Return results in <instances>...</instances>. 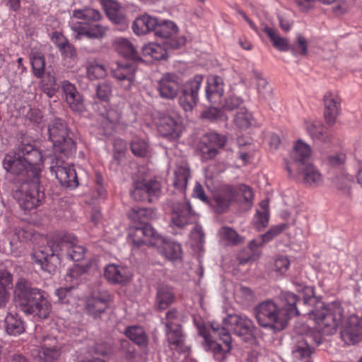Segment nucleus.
Here are the masks:
<instances>
[{
  "instance_id": "obj_22",
  "label": "nucleus",
  "mask_w": 362,
  "mask_h": 362,
  "mask_svg": "<svg viewBox=\"0 0 362 362\" xmlns=\"http://www.w3.org/2000/svg\"><path fill=\"white\" fill-rule=\"evenodd\" d=\"M179 78L171 74L164 75L158 81L157 90L161 98L173 99L180 90Z\"/></svg>"
},
{
  "instance_id": "obj_59",
  "label": "nucleus",
  "mask_w": 362,
  "mask_h": 362,
  "mask_svg": "<svg viewBox=\"0 0 362 362\" xmlns=\"http://www.w3.org/2000/svg\"><path fill=\"white\" fill-rule=\"evenodd\" d=\"M290 266V260L286 256L280 255L274 261L275 270L280 274H284Z\"/></svg>"
},
{
  "instance_id": "obj_48",
  "label": "nucleus",
  "mask_w": 362,
  "mask_h": 362,
  "mask_svg": "<svg viewBox=\"0 0 362 362\" xmlns=\"http://www.w3.org/2000/svg\"><path fill=\"white\" fill-rule=\"evenodd\" d=\"M126 335L139 345L144 344L146 337L142 327L139 326L129 327L125 332Z\"/></svg>"
},
{
  "instance_id": "obj_10",
  "label": "nucleus",
  "mask_w": 362,
  "mask_h": 362,
  "mask_svg": "<svg viewBox=\"0 0 362 362\" xmlns=\"http://www.w3.org/2000/svg\"><path fill=\"white\" fill-rule=\"evenodd\" d=\"M129 235L133 245L136 247L143 245L154 246L163 241L162 236L149 224H144L132 228Z\"/></svg>"
},
{
  "instance_id": "obj_1",
  "label": "nucleus",
  "mask_w": 362,
  "mask_h": 362,
  "mask_svg": "<svg viewBox=\"0 0 362 362\" xmlns=\"http://www.w3.org/2000/svg\"><path fill=\"white\" fill-rule=\"evenodd\" d=\"M85 248L78 245L72 234L58 235L47 241V245L37 249L33 254V260L41 269L49 274L54 273L62 259L74 262L84 257Z\"/></svg>"
},
{
  "instance_id": "obj_20",
  "label": "nucleus",
  "mask_w": 362,
  "mask_h": 362,
  "mask_svg": "<svg viewBox=\"0 0 362 362\" xmlns=\"http://www.w3.org/2000/svg\"><path fill=\"white\" fill-rule=\"evenodd\" d=\"M136 71L134 62L117 64L112 70V76L124 89L129 90L134 81Z\"/></svg>"
},
{
  "instance_id": "obj_41",
  "label": "nucleus",
  "mask_w": 362,
  "mask_h": 362,
  "mask_svg": "<svg viewBox=\"0 0 362 362\" xmlns=\"http://www.w3.org/2000/svg\"><path fill=\"white\" fill-rule=\"evenodd\" d=\"M189 177V169L187 165L177 167L174 172V187L180 191L185 190L187 187V182Z\"/></svg>"
},
{
  "instance_id": "obj_12",
  "label": "nucleus",
  "mask_w": 362,
  "mask_h": 362,
  "mask_svg": "<svg viewBox=\"0 0 362 362\" xmlns=\"http://www.w3.org/2000/svg\"><path fill=\"white\" fill-rule=\"evenodd\" d=\"M203 81V76L196 75L188 81L182 90V94L179 99V103L185 111H192L197 105L198 100V91Z\"/></svg>"
},
{
  "instance_id": "obj_46",
  "label": "nucleus",
  "mask_w": 362,
  "mask_h": 362,
  "mask_svg": "<svg viewBox=\"0 0 362 362\" xmlns=\"http://www.w3.org/2000/svg\"><path fill=\"white\" fill-rule=\"evenodd\" d=\"M253 118L245 107H240L236 112L233 122L234 124L240 129H246L252 124Z\"/></svg>"
},
{
  "instance_id": "obj_63",
  "label": "nucleus",
  "mask_w": 362,
  "mask_h": 362,
  "mask_svg": "<svg viewBox=\"0 0 362 362\" xmlns=\"http://www.w3.org/2000/svg\"><path fill=\"white\" fill-rule=\"evenodd\" d=\"M238 194L240 193L244 199V201L247 203H251L253 199V192L252 189L245 185H241L238 187Z\"/></svg>"
},
{
  "instance_id": "obj_56",
  "label": "nucleus",
  "mask_w": 362,
  "mask_h": 362,
  "mask_svg": "<svg viewBox=\"0 0 362 362\" xmlns=\"http://www.w3.org/2000/svg\"><path fill=\"white\" fill-rule=\"evenodd\" d=\"M337 1V0H296V3L300 11L308 12L313 9L318 1L324 4H331Z\"/></svg>"
},
{
  "instance_id": "obj_14",
  "label": "nucleus",
  "mask_w": 362,
  "mask_h": 362,
  "mask_svg": "<svg viewBox=\"0 0 362 362\" xmlns=\"http://www.w3.org/2000/svg\"><path fill=\"white\" fill-rule=\"evenodd\" d=\"M178 28L175 23L171 21H159L157 20V23L155 27L154 33L156 36L161 38L170 39L168 45L173 49H178L185 45L186 39L185 37H174L177 33Z\"/></svg>"
},
{
  "instance_id": "obj_28",
  "label": "nucleus",
  "mask_w": 362,
  "mask_h": 362,
  "mask_svg": "<svg viewBox=\"0 0 362 362\" xmlns=\"http://www.w3.org/2000/svg\"><path fill=\"white\" fill-rule=\"evenodd\" d=\"M297 170L305 185L310 187H317L322 183V175L313 164L308 163L298 166Z\"/></svg>"
},
{
  "instance_id": "obj_49",
  "label": "nucleus",
  "mask_w": 362,
  "mask_h": 362,
  "mask_svg": "<svg viewBox=\"0 0 362 362\" xmlns=\"http://www.w3.org/2000/svg\"><path fill=\"white\" fill-rule=\"evenodd\" d=\"M87 271L88 267L75 264L69 269L65 278L66 281L71 283L73 284L72 286H74V285H77L78 284L80 277L86 273Z\"/></svg>"
},
{
  "instance_id": "obj_53",
  "label": "nucleus",
  "mask_w": 362,
  "mask_h": 362,
  "mask_svg": "<svg viewBox=\"0 0 362 362\" xmlns=\"http://www.w3.org/2000/svg\"><path fill=\"white\" fill-rule=\"evenodd\" d=\"M31 65L34 75L40 78L45 74V57L39 54H35L31 57Z\"/></svg>"
},
{
  "instance_id": "obj_4",
  "label": "nucleus",
  "mask_w": 362,
  "mask_h": 362,
  "mask_svg": "<svg viewBox=\"0 0 362 362\" xmlns=\"http://www.w3.org/2000/svg\"><path fill=\"white\" fill-rule=\"evenodd\" d=\"M73 17L86 21V23H72L71 28L76 33L77 38L86 36L88 38L99 39L105 34L106 28L90 23V21H98L100 19L101 14L98 11L93 8L75 10L73 12Z\"/></svg>"
},
{
  "instance_id": "obj_39",
  "label": "nucleus",
  "mask_w": 362,
  "mask_h": 362,
  "mask_svg": "<svg viewBox=\"0 0 362 362\" xmlns=\"http://www.w3.org/2000/svg\"><path fill=\"white\" fill-rule=\"evenodd\" d=\"M115 47L117 52L124 57L132 59L134 61L139 59L136 49L128 40L117 38L115 41Z\"/></svg>"
},
{
  "instance_id": "obj_2",
  "label": "nucleus",
  "mask_w": 362,
  "mask_h": 362,
  "mask_svg": "<svg viewBox=\"0 0 362 362\" xmlns=\"http://www.w3.org/2000/svg\"><path fill=\"white\" fill-rule=\"evenodd\" d=\"M47 293L37 288H33L25 279H19L15 286L14 299L20 310L25 315L34 317H49L52 305Z\"/></svg>"
},
{
  "instance_id": "obj_37",
  "label": "nucleus",
  "mask_w": 362,
  "mask_h": 362,
  "mask_svg": "<svg viewBox=\"0 0 362 362\" xmlns=\"http://www.w3.org/2000/svg\"><path fill=\"white\" fill-rule=\"evenodd\" d=\"M263 31L268 36L275 49L281 52L290 50V45L288 39L281 37L275 29L265 26L263 28Z\"/></svg>"
},
{
  "instance_id": "obj_57",
  "label": "nucleus",
  "mask_w": 362,
  "mask_h": 362,
  "mask_svg": "<svg viewBox=\"0 0 362 362\" xmlns=\"http://www.w3.org/2000/svg\"><path fill=\"white\" fill-rule=\"evenodd\" d=\"M112 86L110 83H100L96 88V96L100 100L107 102L112 95Z\"/></svg>"
},
{
  "instance_id": "obj_23",
  "label": "nucleus",
  "mask_w": 362,
  "mask_h": 362,
  "mask_svg": "<svg viewBox=\"0 0 362 362\" xmlns=\"http://www.w3.org/2000/svg\"><path fill=\"white\" fill-rule=\"evenodd\" d=\"M62 91L65 97V101L72 111L79 113L83 112L85 105L83 96L74 84L68 81H64Z\"/></svg>"
},
{
  "instance_id": "obj_38",
  "label": "nucleus",
  "mask_w": 362,
  "mask_h": 362,
  "mask_svg": "<svg viewBox=\"0 0 362 362\" xmlns=\"http://www.w3.org/2000/svg\"><path fill=\"white\" fill-rule=\"evenodd\" d=\"M166 337L171 346L179 347L183 341V337L180 325L169 320L166 322Z\"/></svg>"
},
{
  "instance_id": "obj_17",
  "label": "nucleus",
  "mask_w": 362,
  "mask_h": 362,
  "mask_svg": "<svg viewBox=\"0 0 362 362\" xmlns=\"http://www.w3.org/2000/svg\"><path fill=\"white\" fill-rule=\"evenodd\" d=\"M51 169L62 186L71 189L78 186V177L73 165L64 162L59 164L57 162L54 166L51 167Z\"/></svg>"
},
{
  "instance_id": "obj_31",
  "label": "nucleus",
  "mask_w": 362,
  "mask_h": 362,
  "mask_svg": "<svg viewBox=\"0 0 362 362\" xmlns=\"http://www.w3.org/2000/svg\"><path fill=\"white\" fill-rule=\"evenodd\" d=\"M311 148L309 145L301 140L296 141L293 150L291 154V158L293 163L298 166L308 164L307 161L310 157Z\"/></svg>"
},
{
  "instance_id": "obj_24",
  "label": "nucleus",
  "mask_w": 362,
  "mask_h": 362,
  "mask_svg": "<svg viewBox=\"0 0 362 362\" xmlns=\"http://www.w3.org/2000/svg\"><path fill=\"white\" fill-rule=\"evenodd\" d=\"M324 116L327 124L333 125L341 112V100L339 97L332 92H327L324 95Z\"/></svg>"
},
{
  "instance_id": "obj_55",
  "label": "nucleus",
  "mask_w": 362,
  "mask_h": 362,
  "mask_svg": "<svg viewBox=\"0 0 362 362\" xmlns=\"http://www.w3.org/2000/svg\"><path fill=\"white\" fill-rule=\"evenodd\" d=\"M202 117L210 121L215 122L226 121L228 119V117L223 112V110L216 107H210L204 110L202 114Z\"/></svg>"
},
{
  "instance_id": "obj_42",
  "label": "nucleus",
  "mask_w": 362,
  "mask_h": 362,
  "mask_svg": "<svg viewBox=\"0 0 362 362\" xmlns=\"http://www.w3.org/2000/svg\"><path fill=\"white\" fill-rule=\"evenodd\" d=\"M312 354V350L307 341L300 337L296 339L292 348V356L296 360L308 358Z\"/></svg>"
},
{
  "instance_id": "obj_27",
  "label": "nucleus",
  "mask_w": 362,
  "mask_h": 362,
  "mask_svg": "<svg viewBox=\"0 0 362 362\" xmlns=\"http://www.w3.org/2000/svg\"><path fill=\"white\" fill-rule=\"evenodd\" d=\"M110 300V297L107 293L93 294L87 302L88 314L93 317L103 314L107 308Z\"/></svg>"
},
{
  "instance_id": "obj_25",
  "label": "nucleus",
  "mask_w": 362,
  "mask_h": 362,
  "mask_svg": "<svg viewBox=\"0 0 362 362\" xmlns=\"http://www.w3.org/2000/svg\"><path fill=\"white\" fill-rule=\"evenodd\" d=\"M158 129L161 136L172 138L180 137L182 132V126L179 117L165 116L158 126Z\"/></svg>"
},
{
  "instance_id": "obj_62",
  "label": "nucleus",
  "mask_w": 362,
  "mask_h": 362,
  "mask_svg": "<svg viewBox=\"0 0 362 362\" xmlns=\"http://www.w3.org/2000/svg\"><path fill=\"white\" fill-rule=\"evenodd\" d=\"M257 86L258 93L260 95H262L264 98H266L267 96L269 95L271 88L268 85V83L266 81V79L261 77H257Z\"/></svg>"
},
{
  "instance_id": "obj_7",
  "label": "nucleus",
  "mask_w": 362,
  "mask_h": 362,
  "mask_svg": "<svg viewBox=\"0 0 362 362\" xmlns=\"http://www.w3.org/2000/svg\"><path fill=\"white\" fill-rule=\"evenodd\" d=\"M325 320L327 318H317ZM333 322V327L329 328L326 324L323 332L328 334L336 332L337 324L339 321L341 323V337L346 344H356L362 338V318H330Z\"/></svg>"
},
{
  "instance_id": "obj_13",
  "label": "nucleus",
  "mask_w": 362,
  "mask_h": 362,
  "mask_svg": "<svg viewBox=\"0 0 362 362\" xmlns=\"http://www.w3.org/2000/svg\"><path fill=\"white\" fill-rule=\"evenodd\" d=\"M226 142L224 136L216 132H209L203 136L200 143V151L203 160H208L214 158L219 150Z\"/></svg>"
},
{
  "instance_id": "obj_51",
  "label": "nucleus",
  "mask_w": 362,
  "mask_h": 362,
  "mask_svg": "<svg viewBox=\"0 0 362 362\" xmlns=\"http://www.w3.org/2000/svg\"><path fill=\"white\" fill-rule=\"evenodd\" d=\"M308 44L307 39L299 34L297 35L294 43L290 45V50L293 55L305 56L308 54Z\"/></svg>"
},
{
  "instance_id": "obj_26",
  "label": "nucleus",
  "mask_w": 362,
  "mask_h": 362,
  "mask_svg": "<svg viewBox=\"0 0 362 362\" xmlns=\"http://www.w3.org/2000/svg\"><path fill=\"white\" fill-rule=\"evenodd\" d=\"M238 192L233 187L223 186L214 198L216 211L218 213L225 212L233 202L238 200Z\"/></svg>"
},
{
  "instance_id": "obj_21",
  "label": "nucleus",
  "mask_w": 362,
  "mask_h": 362,
  "mask_svg": "<svg viewBox=\"0 0 362 362\" xmlns=\"http://www.w3.org/2000/svg\"><path fill=\"white\" fill-rule=\"evenodd\" d=\"M104 276L111 284L124 285L131 281L132 274L126 267L109 264L105 268Z\"/></svg>"
},
{
  "instance_id": "obj_50",
  "label": "nucleus",
  "mask_w": 362,
  "mask_h": 362,
  "mask_svg": "<svg viewBox=\"0 0 362 362\" xmlns=\"http://www.w3.org/2000/svg\"><path fill=\"white\" fill-rule=\"evenodd\" d=\"M6 330L8 334L17 335L23 333L25 326L21 318H6Z\"/></svg>"
},
{
  "instance_id": "obj_47",
  "label": "nucleus",
  "mask_w": 362,
  "mask_h": 362,
  "mask_svg": "<svg viewBox=\"0 0 362 362\" xmlns=\"http://www.w3.org/2000/svg\"><path fill=\"white\" fill-rule=\"evenodd\" d=\"M283 228L281 226H276L272 228L267 233L261 235L258 239H255L250 243V249L251 250L262 246L264 243L272 240L276 235L279 234L282 231Z\"/></svg>"
},
{
  "instance_id": "obj_29",
  "label": "nucleus",
  "mask_w": 362,
  "mask_h": 362,
  "mask_svg": "<svg viewBox=\"0 0 362 362\" xmlns=\"http://www.w3.org/2000/svg\"><path fill=\"white\" fill-rule=\"evenodd\" d=\"M224 93V83L221 77L211 76L207 79L206 96L211 103H218Z\"/></svg>"
},
{
  "instance_id": "obj_33",
  "label": "nucleus",
  "mask_w": 362,
  "mask_h": 362,
  "mask_svg": "<svg viewBox=\"0 0 362 362\" xmlns=\"http://www.w3.org/2000/svg\"><path fill=\"white\" fill-rule=\"evenodd\" d=\"M162 239L163 241L158 243V245H155L154 247L160 248L163 255L170 260L180 259L182 255L180 245L175 242L169 241L163 236Z\"/></svg>"
},
{
  "instance_id": "obj_45",
  "label": "nucleus",
  "mask_w": 362,
  "mask_h": 362,
  "mask_svg": "<svg viewBox=\"0 0 362 362\" xmlns=\"http://www.w3.org/2000/svg\"><path fill=\"white\" fill-rule=\"evenodd\" d=\"M258 323L262 327L278 332L284 329L287 324V318H257Z\"/></svg>"
},
{
  "instance_id": "obj_9",
  "label": "nucleus",
  "mask_w": 362,
  "mask_h": 362,
  "mask_svg": "<svg viewBox=\"0 0 362 362\" xmlns=\"http://www.w3.org/2000/svg\"><path fill=\"white\" fill-rule=\"evenodd\" d=\"M18 148L29 169L28 174H30V178L35 179L37 182V179H40V166L42 163V152L30 144H21Z\"/></svg>"
},
{
  "instance_id": "obj_54",
  "label": "nucleus",
  "mask_w": 362,
  "mask_h": 362,
  "mask_svg": "<svg viewBox=\"0 0 362 362\" xmlns=\"http://www.w3.org/2000/svg\"><path fill=\"white\" fill-rule=\"evenodd\" d=\"M131 150L135 156L145 157L148 152V143L144 139L134 138L131 144Z\"/></svg>"
},
{
  "instance_id": "obj_40",
  "label": "nucleus",
  "mask_w": 362,
  "mask_h": 362,
  "mask_svg": "<svg viewBox=\"0 0 362 362\" xmlns=\"http://www.w3.org/2000/svg\"><path fill=\"white\" fill-rule=\"evenodd\" d=\"M85 67L86 76L90 81L104 78L107 74V68L95 60L88 62Z\"/></svg>"
},
{
  "instance_id": "obj_64",
  "label": "nucleus",
  "mask_w": 362,
  "mask_h": 362,
  "mask_svg": "<svg viewBox=\"0 0 362 362\" xmlns=\"http://www.w3.org/2000/svg\"><path fill=\"white\" fill-rule=\"evenodd\" d=\"M59 51L64 58H74L76 57V51L74 47L69 42L62 47Z\"/></svg>"
},
{
  "instance_id": "obj_6",
  "label": "nucleus",
  "mask_w": 362,
  "mask_h": 362,
  "mask_svg": "<svg viewBox=\"0 0 362 362\" xmlns=\"http://www.w3.org/2000/svg\"><path fill=\"white\" fill-rule=\"evenodd\" d=\"M48 132L55 153L69 157L75 152L76 144L69 136L67 124L62 119H54L48 127Z\"/></svg>"
},
{
  "instance_id": "obj_44",
  "label": "nucleus",
  "mask_w": 362,
  "mask_h": 362,
  "mask_svg": "<svg viewBox=\"0 0 362 362\" xmlns=\"http://www.w3.org/2000/svg\"><path fill=\"white\" fill-rule=\"evenodd\" d=\"M143 54L155 60H161L166 57L167 51L164 47L157 43H149L144 46Z\"/></svg>"
},
{
  "instance_id": "obj_34",
  "label": "nucleus",
  "mask_w": 362,
  "mask_h": 362,
  "mask_svg": "<svg viewBox=\"0 0 362 362\" xmlns=\"http://www.w3.org/2000/svg\"><path fill=\"white\" fill-rule=\"evenodd\" d=\"M13 286V276L6 270L0 271V308L4 307L9 298V290Z\"/></svg>"
},
{
  "instance_id": "obj_19",
  "label": "nucleus",
  "mask_w": 362,
  "mask_h": 362,
  "mask_svg": "<svg viewBox=\"0 0 362 362\" xmlns=\"http://www.w3.org/2000/svg\"><path fill=\"white\" fill-rule=\"evenodd\" d=\"M195 220L191 206L189 203H178L173 206L171 214V223L177 228H182Z\"/></svg>"
},
{
  "instance_id": "obj_61",
  "label": "nucleus",
  "mask_w": 362,
  "mask_h": 362,
  "mask_svg": "<svg viewBox=\"0 0 362 362\" xmlns=\"http://www.w3.org/2000/svg\"><path fill=\"white\" fill-rule=\"evenodd\" d=\"M346 160V156L343 153H337L330 155L327 158V164L331 167H339L342 165Z\"/></svg>"
},
{
  "instance_id": "obj_36",
  "label": "nucleus",
  "mask_w": 362,
  "mask_h": 362,
  "mask_svg": "<svg viewBox=\"0 0 362 362\" xmlns=\"http://www.w3.org/2000/svg\"><path fill=\"white\" fill-rule=\"evenodd\" d=\"M128 216L134 222L144 226V224H148V221L154 218L155 211L152 209L134 206L129 212Z\"/></svg>"
},
{
  "instance_id": "obj_18",
  "label": "nucleus",
  "mask_w": 362,
  "mask_h": 362,
  "mask_svg": "<svg viewBox=\"0 0 362 362\" xmlns=\"http://www.w3.org/2000/svg\"><path fill=\"white\" fill-rule=\"evenodd\" d=\"M4 168L14 175L25 176V180H30V174H28L29 169L24 162L23 157L20 155L18 148L13 153H7L3 160Z\"/></svg>"
},
{
  "instance_id": "obj_32",
  "label": "nucleus",
  "mask_w": 362,
  "mask_h": 362,
  "mask_svg": "<svg viewBox=\"0 0 362 362\" xmlns=\"http://www.w3.org/2000/svg\"><path fill=\"white\" fill-rule=\"evenodd\" d=\"M317 308H320V310L316 313L313 310H310L309 315H313L314 317H343V308L338 301H334L328 304L320 302Z\"/></svg>"
},
{
  "instance_id": "obj_11",
  "label": "nucleus",
  "mask_w": 362,
  "mask_h": 362,
  "mask_svg": "<svg viewBox=\"0 0 362 362\" xmlns=\"http://www.w3.org/2000/svg\"><path fill=\"white\" fill-rule=\"evenodd\" d=\"M161 193L159 182L155 180H138L134 183L132 197L136 201L151 202L153 197H158Z\"/></svg>"
},
{
  "instance_id": "obj_52",
  "label": "nucleus",
  "mask_w": 362,
  "mask_h": 362,
  "mask_svg": "<svg viewBox=\"0 0 362 362\" xmlns=\"http://www.w3.org/2000/svg\"><path fill=\"white\" fill-rule=\"evenodd\" d=\"M221 238L230 245H238L242 242L241 237L230 227L223 226L219 230Z\"/></svg>"
},
{
  "instance_id": "obj_8",
  "label": "nucleus",
  "mask_w": 362,
  "mask_h": 362,
  "mask_svg": "<svg viewBox=\"0 0 362 362\" xmlns=\"http://www.w3.org/2000/svg\"><path fill=\"white\" fill-rule=\"evenodd\" d=\"M40 179L35 182V179L24 180L21 189L16 191L14 197L18 199L21 207L25 210H32L42 204L44 195L39 190Z\"/></svg>"
},
{
  "instance_id": "obj_60",
  "label": "nucleus",
  "mask_w": 362,
  "mask_h": 362,
  "mask_svg": "<svg viewBox=\"0 0 362 362\" xmlns=\"http://www.w3.org/2000/svg\"><path fill=\"white\" fill-rule=\"evenodd\" d=\"M243 103V99L238 96H229L225 100L224 105H223V110H233L235 108L239 107Z\"/></svg>"
},
{
  "instance_id": "obj_5",
  "label": "nucleus",
  "mask_w": 362,
  "mask_h": 362,
  "mask_svg": "<svg viewBox=\"0 0 362 362\" xmlns=\"http://www.w3.org/2000/svg\"><path fill=\"white\" fill-rule=\"evenodd\" d=\"M284 304L281 308L271 299L264 300L257 305L255 308V317L262 315L263 317H297L300 315L298 308L296 307L298 298L296 295L292 293L283 294Z\"/></svg>"
},
{
  "instance_id": "obj_30",
  "label": "nucleus",
  "mask_w": 362,
  "mask_h": 362,
  "mask_svg": "<svg viewBox=\"0 0 362 362\" xmlns=\"http://www.w3.org/2000/svg\"><path fill=\"white\" fill-rule=\"evenodd\" d=\"M157 20L156 18L148 14L141 15L134 21L132 30L137 35H145L151 31L154 32Z\"/></svg>"
},
{
  "instance_id": "obj_15",
  "label": "nucleus",
  "mask_w": 362,
  "mask_h": 362,
  "mask_svg": "<svg viewBox=\"0 0 362 362\" xmlns=\"http://www.w3.org/2000/svg\"><path fill=\"white\" fill-rule=\"evenodd\" d=\"M37 343L39 344V349L33 348L31 349L32 354L34 356H37L44 362H55L59 358L60 351L56 346L55 338L46 337L42 341H37ZM34 346H38V344Z\"/></svg>"
},
{
  "instance_id": "obj_35",
  "label": "nucleus",
  "mask_w": 362,
  "mask_h": 362,
  "mask_svg": "<svg viewBox=\"0 0 362 362\" xmlns=\"http://www.w3.org/2000/svg\"><path fill=\"white\" fill-rule=\"evenodd\" d=\"M175 293L170 286H161L157 290L156 303L159 310H165L175 300Z\"/></svg>"
},
{
  "instance_id": "obj_16",
  "label": "nucleus",
  "mask_w": 362,
  "mask_h": 362,
  "mask_svg": "<svg viewBox=\"0 0 362 362\" xmlns=\"http://www.w3.org/2000/svg\"><path fill=\"white\" fill-rule=\"evenodd\" d=\"M100 4L118 30L124 31L128 28L129 21L124 14V10L117 2L113 0H100Z\"/></svg>"
},
{
  "instance_id": "obj_58",
  "label": "nucleus",
  "mask_w": 362,
  "mask_h": 362,
  "mask_svg": "<svg viewBox=\"0 0 362 362\" xmlns=\"http://www.w3.org/2000/svg\"><path fill=\"white\" fill-rule=\"evenodd\" d=\"M236 298L240 303L247 304L254 301L255 294L250 288L240 286L239 290L237 291Z\"/></svg>"
},
{
  "instance_id": "obj_43",
  "label": "nucleus",
  "mask_w": 362,
  "mask_h": 362,
  "mask_svg": "<svg viewBox=\"0 0 362 362\" xmlns=\"http://www.w3.org/2000/svg\"><path fill=\"white\" fill-rule=\"evenodd\" d=\"M306 129L313 139L322 142H328L330 141L327 129L320 124V122L307 123Z\"/></svg>"
},
{
  "instance_id": "obj_3",
  "label": "nucleus",
  "mask_w": 362,
  "mask_h": 362,
  "mask_svg": "<svg viewBox=\"0 0 362 362\" xmlns=\"http://www.w3.org/2000/svg\"><path fill=\"white\" fill-rule=\"evenodd\" d=\"M223 326L219 327L214 322L206 323L204 318H194V322L199 334L203 337L205 342L215 354L224 355L231 349V338L227 318L223 319Z\"/></svg>"
}]
</instances>
